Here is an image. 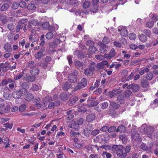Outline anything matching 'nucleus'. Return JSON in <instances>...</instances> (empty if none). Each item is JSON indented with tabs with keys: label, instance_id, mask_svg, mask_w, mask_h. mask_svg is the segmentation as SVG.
Returning a JSON list of instances; mask_svg holds the SVG:
<instances>
[{
	"label": "nucleus",
	"instance_id": "nucleus-57",
	"mask_svg": "<svg viewBox=\"0 0 158 158\" xmlns=\"http://www.w3.org/2000/svg\"><path fill=\"white\" fill-rule=\"evenodd\" d=\"M109 126H103L101 128L100 131L103 132H106V131H108Z\"/></svg>",
	"mask_w": 158,
	"mask_h": 158
},
{
	"label": "nucleus",
	"instance_id": "nucleus-50",
	"mask_svg": "<svg viewBox=\"0 0 158 158\" xmlns=\"http://www.w3.org/2000/svg\"><path fill=\"white\" fill-rule=\"evenodd\" d=\"M136 37V35L133 33H130L129 35V39L131 40H134L135 39Z\"/></svg>",
	"mask_w": 158,
	"mask_h": 158
},
{
	"label": "nucleus",
	"instance_id": "nucleus-16",
	"mask_svg": "<svg viewBox=\"0 0 158 158\" xmlns=\"http://www.w3.org/2000/svg\"><path fill=\"white\" fill-rule=\"evenodd\" d=\"M98 44L100 47V50L101 52L105 53L106 52V45L105 44L101 42H98Z\"/></svg>",
	"mask_w": 158,
	"mask_h": 158
},
{
	"label": "nucleus",
	"instance_id": "nucleus-23",
	"mask_svg": "<svg viewBox=\"0 0 158 158\" xmlns=\"http://www.w3.org/2000/svg\"><path fill=\"white\" fill-rule=\"evenodd\" d=\"M138 37L139 40L143 42H145L147 40V37L144 35H140Z\"/></svg>",
	"mask_w": 158,
	"mask_h": 158
},
{
	"label": "nucleus",
	"instance_id": "nucleus-24",
	"mask_svg": "<svg viewBox=\"0 0 158 158\" xmlns=\"http://www.w3.org/2000/svg\"><path fill=\"white\" fill-rule=\"evenodd\" d=\"M70 127L77 129L79 128L80 126L76 121H75L70 124Z\"/></svg>",
	"mask_w": 158,
	"mask_h": 158
},
{
	"label": "nucleus",
	"instance_id": "nucleus-42",
	"mask_svg": "<svg viewBox=\"0 0 158 158\" xmlns=\"http://www.w3.org/2000/svg\"><path fill=\"white\" fill-rule=\"evenodd\" d=\"M92 124H88L87 125V127L85 129V131H84V134L85 135V131H91L92 129Z\"/></svg>",
	"mask_w": 158,
	"mask_h": 158
},
{
	"label": "nucleus",
	"instance_id": "nucleus-62",
	"mask_svg": "<svg viewBox=\"0 0 158 158\" xmlns=\"http://www.w3.org/2000/svg\"><path fill=\"white\" fill-rule=\"evenodd\" d=\"M132 94V92L130 90H127L125 92V95L126 97L128 98Z\"/></svg>",
	"mask_w": 158,
	"mask_h": 158
},
{
	"label": "nucleus",
	"instance_id": "nucleus-32",
	"mask_svg": "<svg viewBox=\"0 0 158 158\" xmlns=\"http://www.w3.org/2000/svg\"><path fill=\"white\" fill-rule=\"evenodd\" d=\"M39 70L37 68L32 69L30 71V73L33 75H37L39 73Z\"/></svg>",
	"mask_w": 158,
	"mask_h": 158
},
{
	"label": "nucleus",
	"instance_id": "nucleus-11",
	"mask_svg": "<svg viewBox=\"0 0 158 158\" xmlns=\"http://www.w3.org/2000/svg\"><path fill=\"white\" fill-rule=\"evenodd\" d=\"M60 104V102L59 101H56L54 102H50L48 107L49 109H53L55 106H58Z\"/></svg>",
	"mask_w": 158,
	"mask_h": 158
},
{
	"label": "nucleus",
	"instance_id": "nucleus-10",
	"mask_svg": "<svg viewBox=\"0 0 158 158\" xmlns=\"http://www.w3.org/2000/svg\"><path fill=\"white\" fill-rule=\"evenodd\" d=\"M127 88L128 89H131L133 92H137L139 89V86L137 84H131L127 86Z\"/></svg>",
	"mask_w": 158,
	"mask_h": 158
},
{
	"label": "nucleus",
	"instance_id": "nucleus-3",
	"mask_svg": "<svg viewBox=\"0 0 158 158\" xmlns=\"http://www.w3.org/2000/svg\"><path fill=\"white\" fill-rule=\"evenodd\" d=\"M10 110V107L6 105V102H5L4 99H2V103H0V110L2 112V114L3 113H8Z\"/></svg>",
	"mask_w": 158,
	"mask_h": 158
},
{
	"label": "nucleus",
	"instance_id": "nucleus-6",
	"mask_svg": "<svg viewBox=\"0 0 158 158\" xmlns=\"http://www.w3.org/2000/svg\"><path fill=\"white\" fill-rule=\"evenodd\" d=\"M131 138L135 141L138 140L140 138V134L136 132L135 129H132L131 131Z\"/></svg>",
	"mask_w": 158,
	"mask_h": 158
},
{
	"label": "nucleus",
	"instance_id": "nucleus-5",
	"mask_svg": "<svg viewBox=\"0 0 158 158\" xmlns=\"http://www.w3.org/2000/svg\"><path fill=\"white\" fill-rule=\"evenodd\" d=\"M154 131V128L152 126L148 127L144 129V132L148 135V136L151 138H152V135Z\"/></svg>",
	"mask_w": 158,
	"mask_h": 158
},
{
	"label": "nucleus",
	"instance_id": "nucleus-27",
	"mask_svg": "<svg viewBox=\"0 0 158 158\" xmlns=\"http://www.w3.org/2000/svg\"><path fill=\"white\" fill-rule=\"evenodd\" d=\"M0 20L2 21L4 24L5 23L7 20L6 16L4 15H0Z\"/></svg>",
	"mask_w": 158,
	"mask_h": 158
},
{
	"label": "nucleus",
	"instance_id": "nucleus-59",
	"mask_svg": "<svg viewBox=\"0 0 158 158\" xmlns=\"http://www.w3.org/2000/svg\"><path fill=\"white\" fill-rule=\"evenodd\" d=\"M31 89L32 90L37 91L39 90L38 86L35 84L33 85Z\"/></svg>",
	"mask_w": 158,
	"mask_h": 158
},
{
	"label": "nucleus",
	"instance_id": "nucleus-19",
	"mask_svg": "<svg viewBox=\"0 0 158 158\" xmlns=\"http://www.w3.org/2000/svg\"><path fill=\"white\" fill-rule=\"evenodd\" d=\"M73 111L72 110H70L67 112V119L68 120L71 119L73 118L74 115L73 114Z\"/></svg>",
	"mask_w": 158,
	"mask_h": 158
},
{
	"label": "nucleus",
	"instance_id": "nucleus-17",
	"mask_svg": "<svg viewBox=\"0 0 158 158\" xmlns=\"http://www.w3.org/2000/svg\"><path fill=\"white\" fill-rule=\"evenodd\" d=\"M9 64L6 62L0 64V67L2 69L3 71H6L9 67Z\"/></svg>",
	"mask_w": 158,
	"mask_h": 158
},
{
	"label": "nucleus",
	"instance_id": "nucleus-58",
	"mask_svg": "<svg viewBox=\"0 0 158 158\" xmlns=\"http://www.w3.org/2000/svg\"><path fill=\"white\" fill-rule=\"evenodd\" d=\"M84 118H81L78 119H77L76 122L77 124L80 126L83 123Z\"/></svg>",
	"mask_w": 158,
	"mask_h": 158
},
{
	"label": "nucleus",
	"instance_id": "nucleus-12",
	"mask_svg": "<svg viewBox=\"0 0 158 158\" xmlns=\"http://www.w3.org/2000/svg\"><path fill=\"white\" fill-rule=\"evenodd\" d=\"M69 79L71 82H75L77 80V76L74 73L70 74L69 76Z\"/></svg>",
	"mask_w": 158,
	"mask_h": 158
},
{
	"label": "nucleus",
	"instance_id": "nucleus-37",
	"mask_svg": "<svg viewBox=\"0 0 158 158\" xmlns=\"http://www.w3.org/2000/svg\"><path fill=\"white\" fill-rule=\"evenodd\" d=\"M27 8L29 10H33L36 8V7L34 4H29L28 5Z\"/></svg>",
	"mask_w": 158,
	"mask_h": 158
},
{
	"label": "nucleus",
	"instance_id": "nucleus-63",
	"mask_svg": "<svg viewBox=\"0 0 158 158\" xmlns=\"http://www.w3.org/2000/svg\"><path fill=\"white\" fill-rule=\"evenodd\" d=\"M76 101L77 100L76 99H69L68 102V103L69 105L72 106L75 103Z\"/></svg>",
	"mask_w": 158,
	"mask_h": 158
},
{
	"label": "nucleus",
	"instance_id": "nucleus-20",
	"mask_svg": "<svg viewBox=\"0 0 158 158\" xmlns=\"http://www.w3.org/2000/svg\"><path fill=\"white\" fill-rule=\"evenodd\" d=\"M75 66L79 69L82 70L83 69V64L80 61H76L75 62Z\"/></svg>",
	"mask_w": 158,
	"mask_h": 158
},
{
	"label": "nucleus",
	"instance_id": "nucleus-30",
	"mask_svg": "<svg viewBox=\"0 0 158 158\" xmlns=\"http://www.w3.org/2000/svg\"><path fill=\"white\" fill-rule=\"evenodd\" d=\"M98 8V6H94L93 5L91 6L90 9V10L91 12L94 13L96 12Z\"/></svg>",
	"mask_w": 158,
	"mask_h": 158
},
{
	"label": "nucleus",
	"instance_id": "nucleus-2",
	"mask_svg": "<svg viewBox=\"0 0 158 158\" xmlns=\"http://www.w3.org/2000/svg\"><path fill=\"white\" fill-rule=\"evenodd\" d=\"M96 64L94 62L91 63L89 65V68L85 69L84 71V74L87 75H92L94 71Z\"/></svg>",
	"mask_w": 158,
	"mask_h": 158
},
{
	"label": "nucleus",
	"instance_id": "nucleus-61",
	"mask_svg": "<svg viewBox=\"0 0 158 158\" xmlns=\"http://www.w3.org/2000/svg\"><path fill=\"white\" fill-rule=\"evenodd\" d=\"M158 20V16L157 15H154L152 18V21L154 22V23L156 22Z\"/></svg>",
	"mask_w": 158,
	"mask_h": 158
},
{
	"label": "nucleus",
	"instance_id": "nucleus-15",
	"mask_svg": "<svg viewBox=\"0 0 158 158\" xmlns=\"http://www.w3.org/2000/svg\"><path fill=\"white\" fill-rule=\"evenodd\" d=\"M75 55L77 56L78 58H83L84 55L82 51L80 50H76L74 52Z\"/></svg>",
	"mask_w": 158,
	"mask_h": 158
},
{
	"label": "nucleus",
	"instance_id": "nucleus-36",
	"mask_svg": "<svg viewBox=\"0 0 158 158\" xmlns=\"http://www.w3.org/2000/svg\"><path fill=\"white\" fill-rule=\"evenodd\" d=\"M88 51L90 53H93L97 51L96 48L94 46H92L88 49Z\"/></svg>",
	"mask_w": 158,
	"mask_h": 158
},
{
	"label": "nucleus",
	"instance_id": "nucleus-44",
	"mask_svg": "<svg viewBox=\"0 0 158 158\" xmlns=\"http://www.w3.org/2000/svg\"><path fill=\"white\" fill-rule=\"evenodd\" d=\"M154 22L151 21H148L147 22L146 24V27L149 28H151L153 26Z\"/></svg>",
	"mask_w": 158,
	"mask_h": 158
},
{
	"label": "nucleus",
	"instance_id": "nucleus-43",
	"mask_svg": "<svg viewBox=\"0 0 158 158\" xmlns=\"http://www.w3.org/2000/svg\"><path fill=\"white\" fill-rule=\"evenodd\" d=\"M153 74L151 73H148L146 75V78L149 80H151L153 77Z\"/></svg>",
	"mask_w": 158,
	"mask_h": 158
},
{
	"label": "nucleus",
	"instance_id": "nucleus-51",
	"mask_svg": "<svg viewBox=\"0 0 158 158\" xmlns=\"http://www.w3.org/2000/svg\"><path fill=\"white\" fill-rule=\"evenodd\" d=\"M49 63L44 61V63L43 64H41L40 65L41 67L45 69L47 67L49 66Z\"/></svg>",
	"mask_w": 158,
	"mask_h": 158
},
{
	"label": "nucleus",
	"instance_id": "nucleus-56",
	"mask_svg": "<svg viewBox=\"0 0 158 158\" xmlns=\"http://www.w3.org/2000/svg\"><path fill=\"white\" fill-rule=\"evenodd\" d=\"M19 6V4L16 2H15L13 3L12 5V8L14 10L17 9Z\"/></svg>",
	"mask_w": 158,
	"mask_h": 158
},
{
	"label": "nucleus",
	"instance_id": "nucleus-29",
	"mask_svg": "<svg viewBox=\"0 0 158 158\" xmlns=\"http://www.w3.org/2000/svg\"><path fill=\"white\" fill-rule=\"evenodd\" d=\"M99 103V102L98 101H93L91 102H88L87 105L89 107H91L96 106Z\"/></svg>",
	"mask_w": 158,
	"mask_h": 158
},
{
	"label": "nucleus",
	"instance_id": "nucleus-47",
	"mask_svg": "<svg viewBox=\"0 0 158 158\" xmlns=\"http://www.w3.org/2000/svg\"><path fill=\"white\" fill-rule=\"evenodd\" d=\"M30 24L36 26L38 23V21L36 19H33V20H30L29 21Z\"/></svg>",
	"mask_w": 158,
	"mask_h": 158
},
{
	"label": "nucleus",
	"instance_id": "nucleus-33",
	"mask_svg": "<svg viewBox=\"0 0 158 158\" xmlns=\"http://www.w3.org/2000/svg\"><path fill=\"white\" fill-rule=\"evenodd\" d=\"M43 52L39 51L36 53L35 54V57L36 59H39L43 56Z\"/></svg>",
	"mask_w": 158,
	"mask_h": 158
},
{
	"label": "nucleus",
	"instance_id": "nucleus-45",
	"mask_svg": "<svg viewBox=\"0 0 158 158\" xmlns=\"http://www.w3.org/2000/svg\"><path fill=\"white\" fill-rule=\"evenodd\" d=\"M23 74L22 73H20L19 74L16 75L14 77L15 80L16 81L21 78L23 76Z\"/></svg>",
	"mask_w": 158,
	"mask_h": 158
},
{
	"label": "nucleus",
	"instance_id": "nucleus-53",
	"mask_svg": "<svg viewBox=\"0 0 158 158\" xmlns=\"http://www.w3.org/2000/svg\"><path fill=\"white\" fill-rule=\"evenodd\" d=\"M95 58L97 60H103L104 58L105 57H104V56H103L101 55H95Z\"/></svg>",
	"mask_w": 158,
	"mask_h": 158
},
{
	"label": "nucleus",
	"instance_id": "nucleus-14",
	"mask_svg": "<svg viewBox=\"0 0 158 158\" xmlns=\"http://www.w3.org/2000/svg\"><path fill=\"white\" fill-rule=\"evenodd\" d=\"M27 92V90L25 88L21 89L17 92L16 95L20 97L21 96L25 94Z\"/></svg>",
	"mask_w": 158,
	"mask_h": 158
},
{
	"label": "nucleus",
	"instance_id": "nucleus-18",
	"mask_svg": "<svg viewBox=\"0 0 158 158\" xmlns=\"http://www.w3.org/2000/svg\"><path fill=\"white\" fill-rule=\"evenodd\" d=\"M4 48L6 52H10L12 50L11 44L8 43L4 45Z\"/></svg>",
	"mask_w": 158,
	"mask_h": 158
},
{
	"label": "nucleus",
	"instance_id": "nucleus-54",
	"mask_svg": "<svg viewBox=\"0 0 158 158\" xmlns=\"http://www.w3.org/2000/svg\"><path fill=\"white\" fill-rule=\"evenodd\" d=\"M86 45L91 47L92 46H94L95 43L93 41L89 40L86 42Z\"/></svg>",
	"mask_w": 158,
	"mask_h": 158
},
{
	"label": "nucleus",
	"instance_id": "nucleus-7",
	"mask_svg": "<svg viewBox=\"0 0 158 158\" xmlns=\"http://www.w3.org/2000/svg\"><path fill=\"white\" fill-rule=\"evenodd\" d=\"M116 55V52L114 49L112 48L109 53L104 54V57L108 60H110Z\"/></svg>",
	"mask_w": 158,
	"mask_h": 158
},
{
	"label": "nucleus",
	"instance_id": "nucleus-1",
	"mask_svg": "<svg viewBox=\"0 0 158 158\" xmlns=\"http://www.w3.org/2000/svg\"><path fill=\"white\" fill-rule=\"evenodd\" d=\"M113 149L116 151L117 156L120 158H125L127 156V153L124 151V147L122 145H114Z\"/></svg>",
	"mask_w": 158,
	"mask_h": 158
},
{
	"label": "nucleus",
	"instance_id": "nucleus-52",
	"mask_svg": "<svg viewBox=\"0 0 158 158\" xmlns=\"http://www.w3.org/2000/svg\"><path fill=\"white\" fill-rule=\"evenodd\" d=\"M100 130H99L98 129H95L92 131L91 134L94 136H95L98 134Z\"/></svg>",
	"mask_w": 158,
	"mask_h": 158
},
{
	"label": "nucleus",
	"instance_id": "nucleus-28",
	"mask_svg": "<svg viewBox=\"0 0 158 158\" xmlns=\"http://www.w3.org/2000/svg\"><path fill=\"white\" fill-rule=\"evenodd\" d=\"M110 107H112L113 109H117L119 106V105L118 104L116 103L115 102H110Z\"/></svg>",
	"mask_w": 158,
	"mask_h": 158
},
{
	"label": "nucleus",
	"instance_id": "nucleus-40",
	"mask_svg": "<svg viewBox=\"0 0 158 158\" xmlns=\"http://www.w3.org/2000/svg\"><path fill=\"white\" fill-rule=\"evenodd\" d=\"M53 36V33L52 32H48L46 35L47 39H51Z\"/></svg>",
	"mask_w": 158,
	"mask_h": 158
},
{
	"label": "nucleus",
	"instance_id": "nucleus-34",
	"mask_svg": "<svg viewBox=\"0 0 158 158\" xmlns=\"http://www.w3.org/2000/svg\"><path fill=\"white\" fill-rule=\"evenodd\" d=\"M21 86L23 88H25L27 89L29 88V83L27 82H23L21 84Z\"/></svg>",
	"mask_w": 158,
	"mask_h": 158
},
{
	"label": "nucleus",
	"instance_id": "nucleus-35",
	"mask_svg": "<svg viewBox=\"0 0 158 158\" xmlns=\"http://www.w3.org/2000/svg\"><path fill=\"white\" fill-rule=\"evenodd\" d=\"M49 27V24L48 22L44 23L42 25V28L44 30L48 29Z\"/></svg>",
	"mask_w": 158,
	"mask_h": 158
},
{
	"label": "nucleus",
	"instance_id": "nucleus-41",
	"mask_svg": "<svg viewBox=\"0 0 158 158\" xmlns=\"http://www.w3.org/2000/svg\"><path fill=\"white\" fill-rule=\"evenodd\" d=\"M116 130V128L114 126H111L110 127H109L108 132L109 133H111L114 132Z\"/></svg>",
	"mask_w": 158,
	"mask_h": 158
},
{
	"label": "nucleus",
	"instance_id": "nucleus-4",
	"mask_svg": "<svg viewBox=\"0 0 158 158\" xmlns=\"http://www.w3.org/2000/svg\"><path fill=\"white\" fill-rule=\"evenodd\" d=\"M87 85V81L85 78H82L81 79L80 83L77 84V85L74 88V90L76 91L78 89L83 88L86 86Z\"/></svg>",
	"mask_w": 158,
	"mask_h": 158
},
{
	"label": "nucleus",
	"instance_id": "nucleus-64",
	"mask_svg": "<svg viewBox=\"0 0 158 158\" xmlns=\"http://www.w3.org/2000/svg\"><path fill=\"white\" fill-rule=\"evenodd\" d=\"M26 108V105L25 104H23L20 106L19 110V111H23L25 110Z\"/></svg>",
	"mask_w": 158,
	"mask_h": 158
},
{
	"label": "nucleus",
	"instance_id": "nucleus-8",
	"mask_svg": "<svg viewBox=\"0 0 158 158\" xmlns=\"http://www.w3.org/2000/svg\"><path fill=\"white\" fill-rule=\"evenodd\" d=\"M118 89H114L112 91L106 93L107 95H109L110 98H112L114 97L115 95H117L121 94V91H118Z\"/></svg>",
	"mask_w": 158,
	"mask_h": 158
},
{
	"label": "nucleus",
	"instance_id": "nucleus-31",
	"mask_svg": "<svg viewBox=\"0 0 158 158\" xmlns=\"http://www.w3.org/2000/svg\"><path fill=\"white\" fill-rule=\"evenodd\" d=\"M78 111L81 112H85L86 111V108L84 106H81L80 105L78 106Z\"/></svg>",
	"mask_w": 158,
	"mask_h": 158
},
{
	"label": "nucleus",
	"instance_id": "nucleus-26",
	"mask_svg": "<svg viewBox=\"0 0 158 158\" xmlns=\"http://www.w3.org/2000/svg\"><path fill=\"white\" fill-rule=\"evenodd\" d=\"M125 130V126L123 125H121L118 126L116 130V131L122 132H124Z\"/></svg>",
	"mask_w": 158,
	"mask_h": 158
},
{
	"label": "nucleus",
	"instance_id": "nucleus-49",
	"mask_svg": "<svg viewBox=\"0 0 158 158\" xmlns=\"http://www.w3.org/2000/svg\"><path fill=\"white\" fill-rule=\"evenodd\" d=\"M5 127L6 129H11L12 127L13 123L10 124L8 122L4 124Z\"/></svg>",
	"mask_w": 158,
	"mask_h": 158
},
{
	"label": "nucleus",
	"instance_id": "nucleus-46",
	"mask_svg": "<svg viewBox=\"0 0 158 158\" xmlns=\"http://www.w3.org/2000/svg\"><path fill=\"white\" fill-rule=\"evenodd\" d=\"M141 86L144 88H146L148 85L149 83L147 81L145 80L141 82Z\"/></svg>",
	"mask_w": 158,
	"mask_h": 158
},
{
	"label": "nucleus",
	"instance_id": "nucleus-25",
	"mask_svg": "<svg viewBox=\"0 0 158 158\" xmlns=\"http://www.w3.org/2000/svg\"><path fill=\"white\" fill-rule=\"evenodd\" d=\"M91 5L90 2L88 1H86L84 2L83 3V7L85 9L88 8Z\"/></svg>",
	"mask_w": 158,
	"mask_h": 158
},
{
	"label": "nucleus",
	"instance_id": "nucleus-21",
	"mask_svg": "<svg viewBox=\"0 0 158 158\" xmlns=\"http://www.w3.org/2000/svg\"><path fill=\"white\" fill-rule=\"evenodd\" d=\"M72 86V85L69 82H66L65 83L63 87L64 90L67 91Z\"/></svg>",
	"mask_w": 158,
	"mask_h": 158
},
{
	"label": "nucleus",
	"instance_id": "nucleus-48",
	"mask_svg": "<svg viewBox=\"0 0 158 158\" xmlns=\"http://www.w3.org/2000/svg\"><path fill=\"white\" fill-rule=\"evenodd\" d=\"M143 33L148 37L150 38L151 35V32L149 29H145L143 30Z\"/></svg>",
	"mask_w": 158,
	"mask_h": 158
},
{
	"label": "nucleus",
	"instance_id": "nucleus-9",
	"mask_svg": "<svg viewBox=\"0 0 158 158\" xmlns=\"http://www.w3.org/2000/svg\"><path fill=\"white\" fill-rule=\"evenodd\" d=\"M118 31L120 32V35L124 36H126L128 35V31L125 27H119L118 29Z\"/></svg>",
	"mask_w": 158,
	"mask_h": 158
},
{
	"label": "nucleus",
	"instance_id": "nucleus-22",
	"mask_svg": "<svg viewBox=\"0 0 158 158\" xmlns=\"http://www.w3.org/2000/svg\"><path fill=\"white\" fill-rule=\"evenodd\" d=\"M24 79L25 81L32 82L35 80V77L33 76H28L25 77Z\"/></svg>",
	"mask_w": 158,
	"mask_h": 158
},
{
	"label": "nucleus",
	"instance_id": "nucleus-39",
	"mask_svg": "<svg viewBox=\"0 0 158 158\" xmlns=\"http://www.w3.org/2000/svg\"><path fill=\"white\" fill-rule=\"evenodd\" d=\"M68 98V95L65 92L61 94L59 96L60 99H65Z\"/></svg>",
	"mask_w": 158,
	"mask_h": 158
},
{
	"label": "nucleus",
	"instance_id": "nucleus-55",
	"mask_svg": "<svg viewBox=\"0 0 158 158\" xmlns=\"http://www.w3.org/2000/svg\"><path fill=\"white\" fill-rule=\"evenodd\" d=\"M141 148L144 150H148V146L143 143H142L140 146Z\"/></svg>",
	"mask_w": 158,
	"mask_h": 158
},
{
	"label": "nucleus",
	"instance_id": "nucleus-38",
	"mask_svg": "<svg viewBox=\"0 0 158 158\" xmlns=\"http://www.w3.org/2000/svg\"><path fill=\"white\" fill-rule=\"evenodd\" d=\"M9 6L8 4H4L1 7V10L2 11H5L9 8Z\"/></svg>",
	"mask_w": 158,
	"mask_h": 158
},
{
	"label": "nucleus",
	"instance_id": "nucleus-60",
	"mask_svg": "<svg viewBox=\"0 0 158 158\" xmlns=\"http://www.w3.org/2000/svg\"><path fill=\"white\" fill-rule=\"evenodd\" d=\"M92 5L94 6H98L99 0H92Z\"/></svg>",
	"mask_w": 158,
	"mask_h": 158
},
{
	"label": "nucleus",
	"instance_id": "nucleus-13",
	"mask_svg": "<svg viewBox=\"0 0 158 158\" xmlns=\"http://www.w3.org/2000/svg\"><path fill=\"white\" fill-rule=\"evenodd\" d=\"M96 117V115L93 113H91L88 115L86 118V121L88 122H91L94 120Z\"/></svg>",
	"mask_w": 158,
	"mask_h": 158
}]
</instances>
